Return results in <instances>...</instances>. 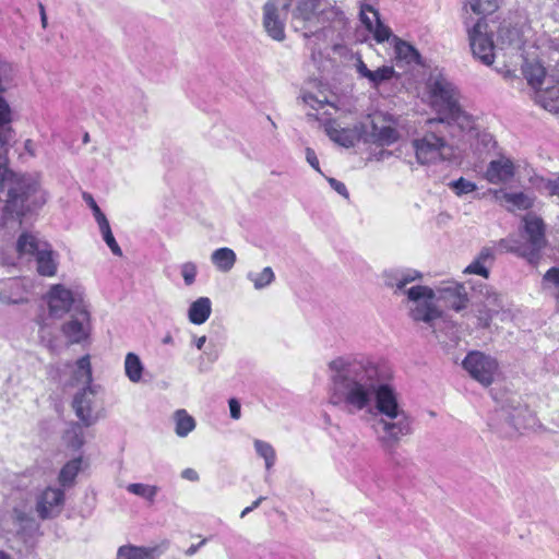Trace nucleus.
<instances>
[{
    "instance_id": "nucleus-1",
    "label": "nucleus",
    "mask_w": 559,
    "mask_h": 559,
    "mask_svg": "<svg viewBox=\"0 0 559 559\" xmlns=\"http://www.w3.org/2000/svg\"><path fill=\"white\" fill-rule=\"evenodd\" d=\"M328 368L330 403L368 423L382 449L394 450L412 433V418L400 393L374 361L338 356Z\"/></svg>"
},
{
    "instance_id": "nucleus-2",
    "label": "nucleus",
    "mask_w": 559,
    "mask_h": 559,
    "mask_svg": "<svg viewBox=\"0 0 559 559\" xmlns=\"http://www.w3.org/2000/svg\"><path fill=\"white\" fill-rule=\"evenodd\" d=\"M8 189L5 211L17 217L40 209L49 198L39 174H14L8 168L5 140L0 134V189Z\"/></svg>"
},
{
    "instance_id": "nucleus-3",
    "label": "nucleus",
    "mask_w": 559,
    "mask_h": 559,
    "mask_svg": "<svg viewBox=\"0 0 559 559\" xmlns=\"http://www.w3.org/2000/svg\"><path fill=\"white\" fill-rule=\"evenodd\" d=\"M423 274L417 270H391L383 273L384 284L394 289V294L403 293L408 316L414 322H423L432 328L435 321L442 318L443 311L436 305V292L426 285L411 283L421 280Z\"/></svg>"
},
{
    "instance_id": "nucleus-4",
    "label": "nucleus",
    "mask_w": 559,
    "mask_h": 559,
    "mask_svg": "<svg viewBox=\"0 0 559 559\" xmlns=\"http://www.w3.org/2000/svg\"><path fill=\"white\" fill-rule=\"evenodd\" d=\"M425 100L437 114L426 120V126L453 129L457 123L468 124L471 114L461 105L459 88L442 72H431L425 86Z\"/></svg>"
},
{
    "instance_id": "nucleus-5",
    "label": "nucleus",
    "mask_w": 559,
    "mask_h": 559,
    "mask_svg": "<svg viewBox=\"0 0 559 559\" xmlns=\"http://www.w3.org/2000/svg\"><path fill=\"white\" fill-rule=\"evenodd\" d=\"M425 133L412 141V147L418 164L428 166L451 163L459 158V151L464 145L456 143L454 129L447 127H428Z\"/></svg>"
},
{
    "instance_id": "nucleus-6",
    "label": "nucleus",
    "mask_w": 559,
    "mask_h": 559,
    "mask_svg": "<svg viewBox=\"0 0 559 559\" xmlns=\"http://www.w3.org/2000/svg\"><path fill=\"white\" fill-rule=\"evenodd\" d=\"M360 4V21L372 35L378 44L388 43L394 49V59L406 64L417 63L419 53L417 49L407 41L395 36L389 26L380 20L379 12L365 0H358Z\"/></svg>"
},
{
    "instance_id": "nucleus-7",
    "label": "nucleus",
    "mask_w": 559,
    "mask_h": 559,
    "mask_svg": "<svg viewBox=\"0 0 559 559\" xmlns=\"http://www.w3.org/2000/svg\"><path fill=\"white\" fill-rule=\"evenodd\" d=\"M362 142L378 146H390L400 139L399 119L385 111L368 115L362 121Z\"/></svg>"
},
{
    "instance_id": "nucleus-8",
    "label": "nucleus",
    "mask_w": 559,
    "mask_h": 559,
    "mask_svg": "<svg viewBox=\"0 0 559 559\" xmlns=\"http://www.w3.org/2000/svg\"><path fill=\"white\" fill-rule=\"evenodd\" d=\"M525 31L522 27L512 26L511 24H501L497 32V51L509 60V66H515L522 55H526L536 47L526 44Z\"/></svg>"
},
{
    "instance_id": "nucleus-9",
    "label": "nucleus",
    "mask_w": 559,
    "mask_h": 559,
    "mask_svg": "<svg viewBox=\"0 0 559 559\" xmlns=\"http://www.w3.org/2000/svg\"><path fill=\"white\" fill-rule=\"evenodd\" d=\"M471 120L467 126L457 123L453 128L456 134V143L464 145L463 148L459 151V155L467 150L481 154L496 146L492 134L481 129L478 118L471 114Z\"/></svg>"
},
{
    "instance_id": "nucleus-10",
    "label": "nucleus",
    "mask_w": 559,
    "mask_h": 559,
    "mask_svg": "<svg viewBox=\"0 0 559 559\" xmlns=\"http://www.w3.org/2000/svg\"><path fill=\"white\" fill-rule=\"evenodd\" d=\"M292 0H266L262 7V26L270 38L284 41L285 25Z\"/></svg>"
},
{
    "instance_id": "nucleus-11",
    "label": "nucleus",
    "mask_w": 559,
    "mask_h": 559,
    "mask_svg": "<svg viewBox=\"0 0 559 559\" xmlns=\"http://www.w3.org/2000/svg\"><path fill=\"white\" fill-rule=\"evenodd\" d=\"M462 366L472 379L483 386H489L499 374V364L496 358L479 350L469 352L463 359Z\"/></svg>"
},
{
    "instance_id": "nucleus-12",
    "label": "nucleus",
    "mask_w": 559,
    "mask_h": 559,
    "mask_svg": "<svg viewBox=\"0 0 559 559\" xmlns=\"http://www.w3.org/2000/svg\"><path fill=\"white\" fill-rule=\"evenodd\" d=\"M524 237L526 242L514 250L531 263H535L539 250L545 246L544 224L539 217L531 214L524 217Z\"/></svg>"
},
{
    "instance_id": "nucleus-13",
    "label": "nucleus",
    "mask_w": 559,
    "mask_h": 559,
    "mask_svg": "<svg viewBox=\"0 0 559 559\" xmlns=\"http://www.w3.org/2000/svg\"><path fill=\"white\" fill-rule=\"evenodd\" d=\"M487 28V24L479 20L469 31V44L473 55L484 64L490 66L500 52L497 51V41L492 40Z\"/></svg>"
},
{
    "instance_id": "nucleus-14",
    "label": "nucleus",
    "mask_w": 559,
    "mask_h": 559,
    "mask_svg": "<svg viewBox=\"0 0 559 559\" xmlns=\"http://www.w3.org/2000/svg\"><path fill=\"white\" fill-rule=\"evenodd\" d=\"M522 73L526 79L528 85L536 91V102L545 109L551 110L554 106L550 103L543 100L542 87L546 80V70L538 60L537 48L522 55Z\"/></svg>"
},
{
    "instance_id": "nucleus-15",
    "label": "nucleus",
    "mask_w": 559,
    "mask_h": 559,
    "mask_svg": "<svg viewBox=\"0 0 559 559\" xmlns=\"http://www.w3.org/2000/svg\"><path fill=\"white\" fill-rule=\"evenodd\" d=\"M91 331L90 310L83 302H80L75 306L70 319L63 323L62 333L71 344H80L90 337Z\"/></svg>"
},
{
    "instance_id": "nucleus-16",
    "label": "nucleus",
    "mask_w": 559,
    "mask_h": 559,
    "mask_svg": "<svg viewBox=\"0 0 559 559\" xmlns=\"http://www.w3.org/2000/svg\"><path fill=\"white\" fill-rule=\"evenodd\" d=\"M320 0H302L293 11V22L295 27L305 29V36L319 33L320 23Z\"/></svg>"
},
{
    "instance_id": "nucleus-17",
    "label": "nucleus",
    "mask_w": 559,
    "mask_h": 559,
    "mask_svg": "<svg viewBox=\"0 0 559 559\" xmlns=\"http://www.w3.org/2000/svg\"><path fill=\"white\" fill-rule=\"evenodd\" d=\"M46 299L50 316L56 318L63 317L72 307L75 308L78 304L82 302L71 289L62 284L52 285L46 295Z\"/></svg>"
},
{
    "instance_id": "nucleus-18",
    "label": "nucleus",
    "mask_w": 559,
    "mask_h": 559,
    "mask_svg": "<svg viewBox=\"0 0 559 559\" xmlns=\"http://www.w3.org/2000/svg\"><path fill=\"white\" fill-rule=\"evenodd\" d=\"M324 130L331 141L344 147H353L362 141L361 121L353 127H345L338 120L332 119L325 122Z\"/></svg>"
},
{
    "instance_id": "nucleus-19",
    "label": "nucleus",
    "mask_w": 559,
    "mask_h": 559,
    "mask_svg": "<svg viewBox=\"0 0 559 559\" xmlns=\"http://www.w3.org/2000/svg\"><path fill=\"white\" fill-rule=\"evenodd\" d=\"M436 297L442 300L449 308L461 311L466 308L468 298L464 285L454 282L447 281L440 283L436 289Z\"/></svg>"
},
{
    "instance_id": "nucleus-20",
    "label": "nucleus",
    "mask_w": 559,
    "mask_h": 559,
    "mask_svg": "<svg viewBox=\"0 0 559 559\" xmlns=\"http://www.w3.org/2000/svg\"><path fill=\"white\" fill-rule=\"evenodd\" d=\"M13 79L12 66L0 58V129L12 122V109L3 94L11 88Z\"/></svg>"
},
{
    "instance_id": "nucleus-21",
    "label": "nucleus",
    "mask_w": 559,
    "mask_h": 559,
    "mask_svg": "<svg viewBox=\"0 0 559 559\" xmlns=\"http://www.w3.org/2000/svg\"><path fill=\"white\" fill-rule=\"evenodd\" d=\"M355 69L359 79L366 80L372 88H379L399 76L392 66H382L376 70H370L360 57L356 60Z\"/></svg>"
},
{
    "instance_id": "nucleus-22",
    "label": "nucleus",
    "mask_w": 559,
    "mask_h": 559,
    "mask_svg": "<svg viewBox=\"0 0 559 559\" xmlns=\"http://www.w3.org/2000/svg\"><path fill=\"white\" fill-rule=\"evenodd\" d=\"M98 385H87L79 391L73 399V408L80 420L90 426L95 423L93 417V403Z\"/></svg>"
},
{
    "instance_id": "nucleus-23",
    "label": "nucleus",
    "mask_w": 559,
    "mask_h": 559,
    "mask_svg": "<svg viewBox=\"0 0 559 559\" xmlns=\"http://www.w3.org/2000/svg\"><path fill=\"white\" fill-rule=\"evenodd\" d=\"M515 175V164L507 156L492 159L484 174L485 179L492 185L507 183Z\"/></svg>"
},
{
    "instance_id": "nucleus-24",
    "label": "nucleus",
    "mask_w": 559,
    "mask_h": 559,
    "mask_svg": "<svg viewBox=\"0 0 559 559\" xmlns=\"http://www.w3.org/2000/svg\"><path fill=\"white\" fill-rule=\"evenodd\" d=\"M64 502V492L59 488H47L37 501V512L43 519L59 514Z\"/></svg>"
},
{
    "instance_id": "nucleus-25",
    "label": "nucleus",
    "mask_w": 559,
    "mask_h": 559,
    "mask_svg": "<svg viewBox=\"0 0 559 559\" xmlns=\"http://www.w3.org/2000/svg\"><path fill=\"white\" fill-rule=\"evenodd\" d=\"M348 53V48L343 44H334L331 47L311 48V59L321 70H329L336 66L337 58H345Z\"/></svg>"
},
{
    "instance_id": "nucleus-26",
    "label": "nucleus",
    "mask_w": 559,
    "mask_h": 559,
    "mask_svg": "<svg viewBox=\"0 0 559 559\" xmlns=\"http://www.w3.org/2000/svg\"><path fill=\"white\" fill-rule=\"evenodd\" d=\"M319 14V32L324 31L328 27L340 28L344 25L343 12L336 5H333L325 0H320Z\"/></svg>"
},
{
    "instance_id": "nucleus-27",
    "label": "nucleus",
    "mask_w": 559,
    "mask_h": 559,
    "mask_svg": "<svg viewBox=\"0 0 559 559\" xmlns=\"http://www.w3.org/2000/svg\"><path fill=\"white\" fill-rule=\"evenodd\" d=\"M502 309L501 296L497 293H490L486 296L483 304L477 309L478 324L483 328L489 326L493 314Z\"/></svg>"
},
{
    "instance_id": "nucleus-28",
    "label": "nucleus",
    "mask_w": 559,
    "mask_h": 559,
    "mask_svg": "<svg viewBox=\"0 0 559 559\" xmlns=\"http://www.w3.org/2000/svg\"><path fill=\"white\" fill-rule=\"evenodd\" d=\"M36 264L37 272L41 276H55L58 271V254L55 253L50 247V245H46L43 247L40 251L36 254Z\"/></svg>"
},
{
    "instance_id": "nucleus-29",
    "label": "nucleus",
    "mask_w": 559,
    "mask_h": 559,
    "mask_svg": "<svg viewBox=\"0 0 559 559\" xmlns=\"http://www.w3.org/2000/svg\"><path fill=\"white\" fill-rule=\"evenodd\" d=\"M212 313V301L209 297H199L188 308L187 316L190 323L201 325Z\"/></svg>"
},
{
    "instance_id": "nucleus-30",
    "label": "nucleus",
    "mask_w": 559,
    "mask_h": 559,
    "mask_svg": "<svg viewBox=\"0 0 559 559\" xmlns=\"http://www.w3.org/2000/svg\"><path fill=\"white\" fill-rule=\"evenodd\" d=\"M47 245L46 241L39 240L35 235L22 234L16 242V252L20 258H36L38 251Z\"/></svg>"
},
{
    "instance_id": "nucleus-31",
    "label": "nucleus",
    "mask_w": 559,
    "mask_h": 559,
    "mask_svg": "<svg viewBox=\"0 0 559 559\" xmlns=\"http://www.w3.org/2000/svg\"><path fill=\"white\" fill-rule=\"evenodd\" d=\"M93 372L91 365L90 355H85L76 360L75 368L73 370V376L70 385H79L82 384L84 386L93 385Z\"/></svg>"
},
{
    "instance_id": "nucleus-32",
    "label": "nucleus",
    "mask_w": 559,
    "mask_h": 559,
    "mask_svg": "<svg viewBox=\"0 0 559 559\" xmlns=\"http://www.w3.org/2000/svg\"><path fill=\"white\" fill-rule=\"evenodd\" d=\"M124 374L131 383H140L143 380L144 364L135 353H128L123 361Z\"/></svg>"
},
{
    "instance_id": "nucleus-33",
    "label": "nucleus",
    "mask_w": 559,
    "mask_h": 559,
    "mask_svg": "<svg viewBox=\"0 0 559 559\" xmlns=\"http://www.w3.org/2000/svg\"><path fill=\"white\" fill-rule=\"evenodd\" d=\"M211 261L217 271L227 273L234 267L237 255L233 249L223 247L212 252Z\"/></svg>"
},
{
    "instance_id": "nucleus-34",
    "label": "nucleus",
    "mask_w": 559,
    "mask_h": 559,
    "mask_svg": "<svg viewBox=\"0 0 559 559\" xmlns=\"http://www.w3.org/2000/svg\"><path fill=\"white\" fill-rule=\"evenodd\" d=\"M496 197L499 198L510 210H527L533 205V199L523 192H496Z\"/></svg>"
},
{
    "instance_id": "nucleus-35",
    "label": "nucleus",
    "mask_w": 559,
    "mask_h": 559,
    "mask_svg": "<svg viewBox=\"0 0 559 559\" xmlns=\"http://www.w3.org/2000/svg\"><path fill=\"white\" fill-rule=\"evenodd\" d=\"M116 559H157V556L153 548L124 545L118 549Z\"/></svg>"
},
{
    "instance_id": "nucleus-36",
    "label": "nucleus",
    "mask_w": 559,
    "mask_h": 559,
    "mask_svg": "<svg viewBox=\"0 0 559 559\" xmlns=\"http://www.w3.org/2000/svg\"><path fill=\"white\" fill-rule=\"evenodd\" d=\"M175 432L178 437H187L195 428V420L186 409H178L174 414Z\"/></svg>"
},
{
    "instance_id": "nucleus-37",
    "label": "nucleus",
    "mask_w": 559,
    "mask_h": 559,
    "mask_svg": "<svg viewBox=\"0 0 559 559\" xmlns=\"http://www.w3.org/2000/svg\"><path fill=\"white\" fill-rule=\"evenodd\" d=\"M247 278L253 284L257 290H261L275 281V273L271 266H265L260 272H248Z\"/></svg>"
},
{
    "instance_id": "nucleus-38",
    "label": "nucleus",
    "mask_w": 559,
    "mask_h": 559,
    "mask_svg": "<svg viewBox=\"0 0 559 559\" xmlns=\"http://www.w3.org/2000/svg\"><path fill=\"white\" fill-rule=\"evenodd\" d=\"M126 488L128 492L138 496L150 503L155 501V498L159 491L157 486L143 483L129 484Z\"/></svg>"
},
{
    "instance_id": "nucleus-39",
    "label": "nucleus",
    "mask_w": 559,
    "mask_h": 559,
    "mask_svg": "<svg viewBox=\"0 0 559 559\" xmlns=\"http://www.w3.org/2000/svg\"><path fill=\"white\" fill-rule=\"evenodd\" d=\"M257 454L264 460L266 471H270L276 462V452L273 445L266 441L255 439L253 441Z\"/></svg>"
},
{
    "instance_id": "nucleus-40",
    "label": "nucleus",
    "mask_w": 559,
    "mask_h": 559,
    "mask_svg": "<svg viewBox=\"0 0 559 559\" xmlns=\"http://www.w3.org/2000/svg\"><path fill=\"white\" fill-rule=\"evenodd\" d=\"M509 420L516 430H522L530 426L533 416L527 407L519 406L509 415Z\"/></svg>"
},
{
    "instance_id": "nucleus-41",
    "label": "nucleus",
    "mask_w": 559,
    "mask_h": 559,
    "mask_svg": "<svg viewBox=\"0 0 559 559\" xmlns=\"http://www.w3.org/2000/svg\"><path fill=\"white\" fill-rule=\"evenodd\" d=\"M82 460L74 459L68 462L60 471L59 481L62 486H70L74 481L79 471L81 469Z\"/></svg>"
},
{
    "instance_id": "nucleus-42",
    "label": "nucleus",
    "mask_w": 559,
    "mask_h": 559,
    "mask_svg": "<svg viewBox=\"0 0 559 559\" xmlns=\"http://www.w3.org/2000/svg\"><path fill=\"white\" fill-rule=\"evenodd\" d=\"M491 259V252L489 249H484L478 258L473 261L469 265H467L464 270V273L467 274H477L484 277H488V270L486 267V261Z\"/></svg>"
},
{
    "instance_id": "nucleus-43",
    "label": "nucleus",
    "mask_w": 559,
    "mask_h": 559,
    "mask_svg": "<svg viewBox=\"0 0 559 559\" xmlns=\"http://www.w3.org/2000/svg\"><path fill=\"white\" fill-rule=\"evenodd\" d=\"M543 288L556 299H559V269H549L542 281Z\"/></svg>"
},
{
    "instance_id": "nucleus-44",
    "label": "nucleus",
    "mask_w": 559,
    "mask_h": 559,
    "mask_svg": "<svg viewBox=\"0 0 559 559\" xmlns=\"http://www.w3.org/2000/svg\"><path fill=\"white\" fill-rule=\"evenodd\" d=\"M468 7L477 15H486L495 12L499 7V0H465Z\"/></svg>"
},
{
    "instance_id": "nucleus-45",
    "label": "nucleus",
    "mask_w": 559,
    "mask_h": 559,
    "mask_svg": "<svg viewBox=\"0 0 559 559\" xmlns=\"http://www.w3.org/2000/svg\"><path fill=\"white\" fill-rule=\"evenodd\" d=\"M533 185L546 194L559 198V174L552 178L536 177Z\"/></svg>"
},
{
    "instance_id": "nucleus-46",
    "label": "nucleus",
    "mask_w": 559,
    "mask_h": 559,
    "mask_svg": "<svg viewBox=\"0 0 559 559\" xmlns=\"http://www.w3.org/2000/svg\"><path fill=\"white\" fill-rule=\"evenodd\" d=\"M63 439L68 447L72 449L81 448L84 443V435L82 427L76 424L71 425L69 429L64 432Z\"/></svg>"
},
{
    "instance_id": "nucleus-47",
    "label": "nucleus",
    "mask_w": 559,
    "mask_h": 559,
    "mask_svg": "<svg viewBox=\"0 0 559 559\" xmlns=\"http://www.w3.org/2000/svg\"><path fill=\"white\" fill-rule=\"evenodd\" d=\"M98 227H99L100 234L103 236V239L106 242V245L109 247L110 251L115 255L121 257L122 250L112 235L108 219L98 224Z\"/></svg>"
},
{
    "instance_id": "nucleus-48",
    "label": "nucleus",
    "mask_w": 559,
    "mask_h": 559,
    "mask_svg": "<svg viewBox=\"0 0 559 559\" xmlns=\"http://www.w3.org/2000/svg\"><path fill=\"white\" fill-rule=\"evenodd\" d=\"M449 187L459 197L464 195V194H469L477 189L476 183H474L473 181H469L463 177L450 182Z\"/></svg>"
},
{
    "instance_id": "nucleus-49",
    "label": "nucleus",
    "mask_w": 559,
    "mask_h": 559,
    "mask_svg": "<svg viewBox=\"0 0 559 559\" xmlns=\"http://www.w3.org/2000/svg\"><path fill=\"white\" fill-rule=\"evenodd\" d=\"M9 288L16 289V293L13 295H7L4 292L0 293V299L7 304H17L23 300L24 288L21 287V282L19 280H11L8 283Z\"/></svg>"
},
{
    "instance_id": "nucleus-50",
    "label": "nucleus",
    "mask_w": 559,
    "mask_h": 559,
    "mask_svg": "<svg viewBox=\"0 0 559 559\" xmlns=\"http://www.w3.org/2000/svg\"><path fill=\"white\" fill-rule=\"evenodd\" d=\"M180 274L187 286H191L195 282L198 267L193 262H186L180 266Z\"/></svg>"
},
{
    "instance_id": "nucleus-51",
    "label": "nucleus",
    "mask_w": 559,
    "mask_h": 559,
    "mask_svg": "<svg viewBox=\"0 0 559 559\" xmlns=\"http://www.w3.org/2000/svg\"><path fill=\"white\" fill-rule=\"evenodd\" d=\"M83 199L91 207L97 225L107 221L105 214L102 212L100 207L97 205L94 198L90 193H83Z\"/></svg>"
},
{
    "instance_id": "nucleus-52",
    "label": "nucleus",
    "mask_w": 559,
    "mask_h": 559,
    "mask_svg": "<svg viewBox=\"0 0 559 559\" xmlns=\"http://www.w3.org/2000/svg\"><path fill=\"white\" fill-rule=\"evenodd\" d=\"M302 99L305 104H307L309 107L316 110L323 108L324 105L329 103L328 97L325 95L319 97L311 93H305Z\"/></svg>"
},
{
    "instance_id": "nucleus-53",
    "label": "nucleus",
    "mask_w": 559,
    "mask_h": 559,
    "mask_svg": "<svg viewBox=\"0 0 559 559\" xmlns=\"http://www.w3.org/2000/svg\"><path fill=\"white\" fill-rule=\"evenodd\" d=\"M306 159L312 168H314L318 173H321L319 159L316 155V152L310 147L306 148Z\"/></svg>"
},
{
    "instance_id": "nucleus-54",
    "label": "nucleus",
    "mask_w": 559,
    "mask_h": 559,
    "mask_svg": "<svg viewBox=\"0 0 559 559\" xmlns=\"http://www.w3.org/2000/svg\"><path fill=\"white\" fill-rule=\"evenodd\" d=\"M228 405H229L230 417L236 420L239 419L241 416L240 403L236 399H230L228 402Z\"/></svg>"
},
{
    "instance_id": "nucleus-55",
    "label": "nucleus",
    "mask_w": 559,
    "mask_h": 559,
    "mask_svg": "<svg viewBox=\"0 0 559 559\" xmlns=\"http://www.w3.org/2000/svg\"><path fill=\"white\" fill-rule=\"evenodd\" d=\"M329 183L338 194L343 195L344 198H348L347 188L343 182L334 178H329Z\"/></svg>"
},
{
    "instance_id": "nucleus-56",
    "label": "nucleus",
    "mask_w": 559,
    "mask_h": 559,
    "mask_svg": "<svg viewBox=\"0 0 559 559\" xmlns=\"http://www.w3.org/2000/svg\"><path fill=\"white\" fill-rule=\"evenodd\" d=\"M181 477L183 479L190 480V481H198L199 480V474L193 468H186L181 472Z\"/></svg>"
},
{
    "instance_id": "nucleus-57",
    "label": "nucleus",
    "mask_w": 559,
    "mask_h": 559,
    "mask_svg": "<svg viewBox=\"0 0 559 559\" xmlns=\"http://www.w3.org/2000/svg\"><path fill=\"white\" fill-rule=\"evenodd\" d=\"M263 500H264V497H260V498H258L257 500H254V501L252 502V504H251V506H249V507L245 508V509L241 511V513H240V518H245L248 513H250L251 511H253L254 509H257V508L261 504V502H262Z\"/></svg>"
},
{
    "instance_id": "nucleus-58",
    "label": "nucleus",
    "mask_w": 559,
    "mask_h": 559,
    "mask_svg": "<svg viewBox=\"0 0 559 559\" xmlns=\"http://www.w3.org/2000/svg\"><path fill=\"white\" fill-rule=\"evenodd\" d=\"M24 150L27 154H29L32 157L36 156V145L33 140L27 139L24 142Z\"/></svg>"
},
{
    "instance_id": "nucleus-59",
    "label": "nucleus",
    "mask_w": 559,
    "mask_h": 559,
    "mask_svg": "<svg viewBox=\"0 0 559 559\" xmlns=\"http://www.w3.org/2000/svg\"><path fill=\"white\" fill-rule=\"evenodd\" d=\"M39 13H40L41 26L44 28H46L47 27V15H46L45 7L41 3H39Z\"/></svg>"
},
{
    "instance_id": "nucleus-60",
    "label": "nucleus",
    "mask_w": 559,
    "mask_h": 559,
    "mask_svg": "<svg viewBox=\"0 0 559 559\" xmlns=\"http://www.w3.org/2000/svg\"><path fill=\"white\" fill-rule=\"evenodd\" d=\"M206 343V336L205 335H202L200 337H195L193 340V344L194 346L198 348V349H202L204 344Z\"/></svg>"
},
{
    "instance_id": "nucleus-61",
    "label": "nucleus",
    "mask_w": 559,
    "mask_h": 559,
    "mask_svg": "<svg viewBox=\"0 0 559 559\" xmlns=\"http://www.w3.org/2000/svg\"><path fill=\"white\" fill-rule=\"evenodd\" d=\"M13 258L4 257V254L0 251V265H13Z\"/></svg>"
},
{
    "instance_id": "nucleus-62",
    "label": "nucleus",
    "mask_w": 559,
    "mask_h": 559,
    "mask_svg": "<svg viewBox=\"0 0 559 559\" xmlns=\"http://www.w3.org/2000/svg\"><path fill=\"white\" fill-rule=\"evenodd\" d=\"M0 559H14L10 554L0 550Z\"/></svg>"
},
{
    "instance_id": "nucleus-63",
    "label": "nucleus",
    "mask_w": 559,
    "mask_h": 559,
    "mask_svg": "<svg viewBox=\"0 0 559 559\" xmlns=\"http://www.w3.org/2000/svg\"><path fill=\"white\" fill-rule=\"evenodd\" d=\"M173 343V336L170 334L165 335L163 338V344H171Z\"/></svg>"
},
{
    "instance_id": "nucleus-64",
    "label": "nucleus",
    "mask_w": 559,
    "mask_h": 559,
    "mask_svg": "<svg viewBox=\"0 0 559 559\" xmlns=\"http://www.w3.org/2000/svg\"><path fill=\"white\" fill-rule=\"evenodd\" d=\"M198 547H199V546H194V545H192V546L188 549V554H189V555H193V554L198 550Z\"/></svg>"
}]
</instances>
